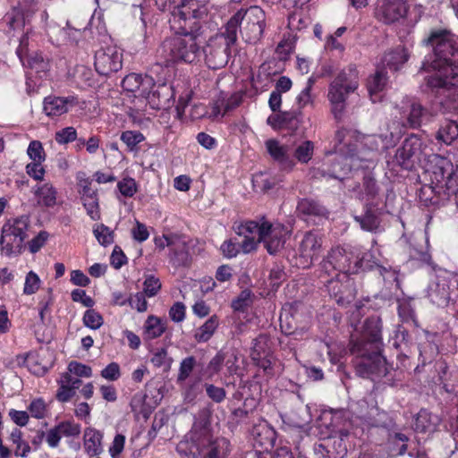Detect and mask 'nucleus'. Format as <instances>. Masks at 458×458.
<instances>
[{"mask_svg": "<svg viewBox=\"0 0 458 458\" xmlns=\"http://www.w3.org/2000/svg\"><path fill=\"white\" fill-rule=\"evenodd\" d=\"M427 44L434 49L431 67L435 73L426 79L427 86L437 98L455 100L458 92V72L454 65L458 56V36L446 30L432 31Z\"/></svg>", "mask_w": 458, "mask_h": 458, "instance_id": "f257e3e1", "label": "nucleus"}, {"mask_svg": "<svg viewBox=\"0 0 458 458\" xmlns=\"http://www.w3.org/2000/svg\"><path fill=\"white\" fill-rule=\"evenodd\" d=\"M185 458H231L232 445L224 437L215 436L208 420L196 421L176 446Z\"/></svg>", "mask_w": 458, "mask_h": 458, "instance_id": "f03ea898", "label": "nucleus"}, {"mask_svg": "<svg viewBox=\"0 0 458 458\" xmlns=\"http://www.w3.org/2000/svg\"><path fill=\"white\" fill-rule=\"evenodd\" d=\"M246 43L259 42L266 28V13L257 5L238 10L225 26V35L230 43H236L238 30Z\"/></svg>", "mask_w": 458, "mask_h": 458, "instance_id": "7ed1b4c3", "label": "nucleus"}, {"mask_svg": "<svg viewBox=\"0 0 458 458\" xmlns=\"http://www.w3.org/2000/svg\"><path fill=\"white\" fill-rule=\"evenodd\" d=\"M425 175L430 182V188L439 197L454 196L458 205V166L439 155H433L425 169Z\"/></svg>", "mask_w": 458, "mask_h": 458, "instance_id": "20e7f679", "label": "nucleus"}, {"mask_svg": "<svg viewBox=\"0 0 458 458\" xmlns=\"http://www.w3.org/2000/svg\"><path fill=\"white\" fill-rule=\"evenodd\" d=\"M157 55L165 65L179 62L192 64L199 59L201 47L192 33L177 34L162 42Z\"/></svg>", "mask_w": 458, "mask_h": 458, "instance_id": "39448f33", "label": "nucleus"}, {"mask_svg": "<svg viewBox=\"0 0 458 458\" xmlns=\"http://www.w3.org/2000/svg\"><path fill=\"white\" fill-rule=\"evenodd\" d=\"M368 254L360 247L332 249L321 263L320 278L339 274H355L363 267V262Z\"/></svg>", "mask_w": 458, "mask_h": 458, "instance_id": "423d86ee", "label": "nucleus"}, {"mask_svg": "<svg viewBox=\"0 0 458 458\" xmlns=\"http://www.w3.org/2000/svg\"><path fill=\"white\" fill-rule=\"evenodd\" d=\"M359 84V72L354 65L341 70L329 83L327 99L335 119H341L348 96L356 91Z\"/></svg>", "mask_w": 458, "mask_h": 458, "instance_id": "0eeeda50", "label": "nucleus"}, {"mask_svg": "<svg viewBox=\"0 0 458 458\" xmlns=\"http://www.w3.org/2000/svg\"><path fill=\"white\" fill-rule=\"evenodd\" d=\"M242 230H244L243 233H256L259 241L264 244L269 254H276L283 249L289 233L282 224H272L265 218L259 221H247L246 227Z\"/></svg>", "mask_w": 458, "mask_h": 458, "instance_id": "6e6552de", "label": "nucleus"}, {"mask_svg": "<svg viewBox=\"0 0 458 458\" xmlns=\"http://www.w3.org/2000/svg\"><path fill=\"white\" fill-rule=\"evenodd\" d=\"M379 351L380 349H365L362 343L354 344L351 347V352L359 358L356 362L357 374L373 380L386 375V362Z\"/></svg>", "mask_w": 458, "mask_h": 458, "instance_id": "1a4fd4ad", "label": "nucleus"}, {"mask_svg": "<svg viewBox=\"0 0 458 458\" xmlns=\"http://www.w3.org/2000/svg\"><path fill=\"white\" fill-rule=\"evenodd\" d=\"M330 279L321 278L332 299L340 306L351 303L356 295L353 280L345 274L335 273Z\"/></svg>", "mask_w": 458, "mask_h": 458, "instance_id": "9d476101", "label": "nucleus"}, {"mask_svg": "<svg viewBox=\"0 0 458 458\" xmlns=\"http://www.w3.org/2000/svg\"><path fill=\"white\" fill-rule=\"evenodd\" d=\"M234 44L229 42V38L225 35V30L210 39L204 50L208 66L214 70L225 67L229 61L231 47Z\"/></svg>", "mask_w": 458, "mask_h": 458, "instance_id": "9b49d317", "label": "nucleus"}, {"mask_svg": "<svg viewBox=\"0 0 458 458\" xmlns=\"http://www.w3.org/2000/svg\"><path fill=\"white\" fill-rule=\"evenodd\" d=\"M95 68L101 74L107 76L118 72L123 65V54L116 46L101 47L95 54Z\"/></svg>", "mask_w": 458, "mask_h": 458, "instance_id": "f8f14e48", "label": "nucleus"}, {"mask_svg": "<svg viewBox=\"0 0 458 458\" xmlns=\"http://www.w3.org/2000/svg\"><path fill=\"white\" fill-rule=\"evenodd\" d=\"M323 240L319 233L310 231L304 234L299 246L300 264L310 267L322 251Z\"/></svg>", "mask_w": 458, "mask_h": 458, "instance_id": "ddd939ff", "label": "nucleus"}, {"mask_svg": "<svg viewBox=\"0 0 458 458\" xmlns=\"http://www.w3.org/2000/svg\"><path fill=\"white\" fill-rule=\"evenodd\" d=\"M407 11V4L403 0H379L375 9V17L390 24L404 17Z\"/></svg>", "mask_w": 458, "mask_h": 458, "instance_id": "4468645a", "label": "nucleus"}, {"mask_svg": "<svg viewBox=\"0 0 458 458\" xmlns=\"http://www.w3.org/2000/svg\"><path fill=\"white\" fill-rule=\"evenodd\" d=\"M381 320L379 318H368L363 325L361 337L359 340H352L354 344L362 343L365 349H380L381 346Z\"/></svg>", "mask_w": 458, "mask_h": 458, "instance_id": "2eb2a0df", "label": "nucleus"}, {"mask_svg": "<svg viewBox=\"0 0 458 458\" xmlns=\"http://www.w3.org/2000/svg\"><path fill=\"white\" fill-rule=\"evenodd\" d=\"M428 297L438 307L446 306L451 299L449 278L437 276L428 287Z\"/></svg>", "mask_w": 458, "mask_h": 458, "instance_id": "dca6fc26", "label": "nucleus"}, {"mask_svg": "<svg viewBox=\"0 0 458 458\" xmlns=\"http://www.w3.org/2000/svg\"><path fill=\"white\" fill-rule=\"evenodd\" d=\"M78 104V99L74 96L55 97L48 96L43 102V110L48 117H56L66 114L70 107Z\"/></svg>", "mask_w": 458, "mask_h": 458, "instance_id": "f3484780", "label": "nucleus"}, {"mask_svg": "<svg viewBox=\"0 0 458 458\" xmlns=\"http://www.w3.org/2000/svg\"><path fill=\"white\" fill-rule=\"evenodd\" d=\"M208 9L204 4H200L199 0H182L181 4L176 6L172 16L174 21H186L191 18L200 19L207 14Z\"/></svg>", "mask_w": 458, "mask_h": 458, "instance_id": "a211bd4d", "label": "nucleus"}, {"mask_svg": "<svg viewBox=\"0 0 458 458\" xmlns=\"http://www.w3.org/2000/svg\"><path fill=\"white\" fill-rule=\"evenodd\" d=\"M150 91H145V98L153 109L160 110L170 106L171 98L173 97L172 88L166 84H159L156 86L154 83Z\"/></svg>", "mask_w": 458, "mask_h": 458, "instance_id": "6ab92c4d", "label": "nucleus"}, {"mask_svg": "<svg viewBox=\"0 0 458 458\" xmlns=\"http://www.w3.org/2000/svg\"><path fill=\"white\" fill-rule=\"evenodd\" d=\"M401 137V132H386L362 137L361 143L371 151H382L394 147Z\"/></svg>", "mask_w": 458, "mask_h": 458, "instance_id": "aec40b11", "label": "nucleus"}, {"mask_svg": "<svg viewBox=\"0 0 458 458\" xmlns=\"http://www.w3.org/2000/svg\"><path fill=\"white\" fill-rule=\"evenodd\" d=\"M91 181L89 178L79 181L80 187L82 188L81 201L87 211V214L92 220L100 219V210L97 191L90 188Z\"/></svg>", "mask_w": 458, "mask_h": 458, "instance_id": "412c9836", "label": "nucleus"}, {"mask_svg": "<svg viewBox=\"0 0 458 458\" xmlns=\"http://www.w3.org/2000/svg\"><path fill=\"white\" fill-rule=\"evenodd\" d=\"M17 54L21 62L26 67L35 70L36 72H45L48 70V59L45 58L41 53L31 52L30 53L25 47L24 39L21 40Z\"/></svg>", "mask_w": 458, "mask_h": 458, "instance_id": "4be33fe9", "label": "nucleus"}, {"mask_svg": "<svg viewBox=\"0 0 458 458\" xmlns=\"http://www.w3.org/2000/svg\"><path fill=\"white\" fill-rule=\"evenodd\" d=\"M176 245H173L171 249L170 262L175 267H187L191 263V254L189 252V240L182 235L174 238Z\"/></svg>", "mask_w": 458, "mask_h": 458, "instance_id": "5701e85b", "label": "nucleus"}, {"mask_svg": "<svg viewBox=\"0 0 458 458\" xmlns=\"http://www.w3.org/2000/svg\"><path fill=\"white\" fill-rule=\"evenodd\" d=\"M153 84L150 77L142 78L140 74L131 73L125 76L122 81V87L128 92L134 93L135 98L145 97V91Z\"/></svg>", "mask_w": 458, "mask_h": 458, "instance_id": "b1692460", "label": "nucleus"}, {"mask_svg": "<svg viewBox=\"0 0 458 458\" xmlns=\"http://www.w3.org/2000/svg\"><path fill=\"white\" fill-rule=\"evenodd\" d=\"M420 145V139L415 136L405 139L402 147L396 150L395 159L397 163L408 168L409 162L419 153Z\"/></svg>", "mask_w": 458, "mask_h": 458, "instance_id": "393cba45", "label": "nucleus"}, {"mask_svg": "<svg viewBox=\"0 0 458 458\" xmlns=\"http://www.w3.org/2000/svg\"><path fill=\"white\" fill-rule=\"evenodd\" d=\"M266 147L273 159L279 162L284 168H293L295 163L290 158L288 146L280 144L276 140H268L266 141Z\"/></svg>", "mask_w": 458, "mask_h": 458, "instance_id": "a878e982", "label": "nucleus"}, {"mask_svg": "<svg viewBox=\"0 0 458 458\" xmlns=\"http://www.w3.org/2000/svg\"><path fill=\"white\" fill-rule=\"evenodd\" d=\"M24 240L21 237L11 234L1 230L0 252L1 255L11 258L19 255L23 248Z\"/></svg>", "mask_w": 458, "mask_h": 458, "instance_id": "bb28decb", "label": "nucleus"}, {"mask_svg": "<svg viewBox=\"0 0 458 458\" xmlns=\"http://www.w3.org/2000/svg\"><path fill=\"white\" fill-rule=\"evenodd\" d=\"M103 434L95 428H88L84 431V449L90 456H96L102 453Z\"/></svg>", "mask_w": 458, "mask_h": 458, "instance_id": "cd10ccee", "label": "nucleus"}, {"mask_svg": "<svg viewBox=\"0 0 458 458\" xmlns=\"http://www.w3.org/2000/svg\"><path fill=\"white\" fill-rule=\"evenodd\" d=\"M30 228V217L28 216H21L8 219L2 226L5 232L11 234L21 237L26 240L29 236L28 232Z\"/></svg>", "mask_w": 458, "mask_h": 458, "instance_id": "c85d7f7f", "label": "nucleus"}, {"mask_svg": "<svg viewBox=\"0 0 458 458\" xmlns=\"http://www.w3.org/2000/svg\"><path fill=\"white\" fill-rule=\"evenodd\" d=\"M409 58V54L403 47H398L386 52L382 58V64L390 70L398 71Z\"/></svg>", "mask_w": 458, "mask_h": 458, "instance_id": "c756f323", "label": "nucleus"}, {"mask_svg": "<svg viewBox=\"0 0 458 458\" xmlns=\"http://www.w3.org/2000/svg\"><path fill=\"white\" fill-rule=\"evenodd\" d=\"M297 210L307 219L312 216L322 217L327 214V210L323 206L310 199H302L300 200Z\"/></svg>", "mask_w": 458, "mask_h": 458, "instance_id": "7c9ffc66", "label": "nucleus"}, {"mask_svg": "<svg viewBox=\"0 0 458 458\" xmlns=\"http://www.w3.org/2000/svg\"><path fill=\"white\" fill-rule=\"evenodd\" d=\"M165 321L156 316H148L144 324V338L152 340L159 337L165 331Z\"/></svg>", "mask_w": 458, "mask_h": 458, "instance_id": "2f4dec72", "label": "nucleus"}, {"mask_svg": "<svg viewBox=\"0 0 458 458\" xmlns=\"http://www.w3.org/2000/svg\"><path fill=\"white\" fill-rule=\"evenodd\" d=\"M40 206L52 208L56 204L57 191L51 183H45L35 191Z\"/></svg>", "mask_w": 458, "mask_h": 458, "instance_id": "473e14b6", "label": "nucleus"}, {"mask_svg": "<svg viewBox=\"0 0 458 458\" xmlns=\"http://www.w3.org/2000/svg\"><path fill=\"white\" fill-rule=\"evenodd\" d=\"M428 113L423 106L416 102L410 106L407 123L411 128H419L425 121H428Z\"/></svg>", "mask_w": 458, "mask_h": 458, "instance_id": "72a5a7b5", "label": "nucleus"}, {"mask_svg": "<svg viewBox=\"0 0 458 458\" xmlns=\"http://www.w3.org/2000/svg\"><path fill=\"white\" fill-rule=\"evenodd\" d=\"M457 138L458 123L454 121L444 122L437 133V139L446 145H450Z\"/></svg>", "mask_w": 458, "mask_h": 458, "instance_id": "f704fd0d", "label": "nucleus"}, {"mask_svg": "<svg viewBox=\"0 0 458 458\" xmlns=\"http://www.w3.org/2000/svg\"><path fill=\"white\" fill-rule=\"evenodd\" d=\"M218 318L216 316L210 317L201 327H199L194 335L199 343L208 341L218 327Z\"/></svg>", "mask_w": 458, "mask_h": 458, "instance_id": "c9c22d12", "label": "nucleus"}, {"mask_svg": "<svg viewBox=\"0 0 458 458\" xmlns=\"http://www.w3.org/2000/svg\"><path fill=\"white\" fill-rule=\"evenodd\" d=\"M247 221L245 223L241 224L237 229L236 233L239 235H242L244 237V240L242 241L240 249L242 250L243 253H250L252 250L257 249L258 244L260 242L259 241V236L256 234V233H243L244 230H242L243 227H246Z\"/></svg>", "mask_w": 458, "mask_h": 458, "instance_id": "e433bc0d", "label": "nucleus"}, {"mask_svg": "<svg viewBox=\"0 0 458 458\" xmlns=\"http://www.w3.org/2000/svg\"><path fill=\"white\" fill-rule=\"evenodd\" d=\"M387 82L386 72L384 70H377L376 73L371 76L368 81V90L370 94L372 101L376 100L373 98V95L382 91Z\"/></svg>", "mask_w": 458, "mask_h": 458, "instance_id": "4c0bfd02", "label": "nucleus"}, {"mask_svg": "<svg viewBox=\"0 0 458 458\" xmlns=\"http://www.w3.org/2000/svg\"><path fill=\"white\" fill-rule=\"evenodd\" d=\"M356 222L360 225V227L369 232L376 231L380 225V219L375 211L367 209L362 216H355Z\"/></svg>", "mask_w": 458, "mask_h": 458, "instance_id": "58836bf2", "label": "nucleus"}, {"mask_svg": "<svg viewBox=\"0 0 458 458\" xmlns=\"http://www.w3.org/2000/svg\"><path fill=\"white\" fill-rule=\"evenodd\" d=\"M197 365V360L194 356H188L182 360L179 366V370L176 377V382L182 385L190 377Z\"/></svg>", "mask_w": 458, "mask_h": 458, "instance_id": "ea45409f", "label": "nucleus"}, {"mask_svg": "<svg viewBox=\"0 0 458 458\" xmlns=\"http://www.w3.org/2000/svg\"><path fill=\"white\" fill-rule=\"evenodd\" d=\"M267 354H269L268 337L266 335H259L253 340L250 357L252 360H260L261 356Z\"/></svg>", "mask_w": 458, "mask_h": 458, "instance_id": "a19ab883", "label": "nucleus"}, {"mask_svg": "<svg viewBox=\"0 0 458 458\" xmlns=\"http://www.w3.org/2000/svg\"><path fill=\"white\" fill-rule=\"evenodd\" d=\"M313 152V142L310 140H306L296 148L294 151V157L299 162L307 164L312 158Z\"/></svg>", "mask_w": 458, "mask_h": 458, "instance_id": "79ce46f5", "label": "nucleus"}, {"mask_svg": "<svg viewBox=\"0 0 458 458\" xmlns=\"http://www.w3.org/2000/svg\"><path fill=\"white\" fill-rule=\"evenodd\" d=\"M120 139L129 150L133 151L137 148V145L145 140V137L138 131H125L121 134Z\"/></svg>", "mask_w": 458, "mask_h": 458, "instance_id": "37998d69", "label": "nucleus"}, {"mask_svg": "<svg viewBox=\"0 0 458 458\" xmlns=\"http://www.w3.org/2000/svg\"><path fill=\"white\" fill-rule=\"evenodd\" d=\"M10 30H18L25 26V16L20 9L14 8L5 16Z\"/></svg>", "mask_w": 458, "mask_h": 458, "instance_id": "c03bdc74", "label": "nucleus"}, {"mask_svg": "<svg viewBox=\"0 0 458 458\" xmlns=\"http://www.w3.org/2000/svg\"><path fill=\"white\" fill-rule=\"evenodd\" d=\"M314 83L315 79L313 77H310L307 81L305 88L297 96L296 100L300 108H303L313 103V96L311 95V90Z\"/></svg>", "mask_w": 458, "mask_h": 458, "instance_id": "a18cd8bd", "label": "nucleus"}, {"mask_svg": "<svg viewBox=\"0 0 458 458\" xmlns=\"http://www.w3.org/2000/svg\"><path fill=\"white\" fill-rule=\"evenodd\" d=\"M57 383L59 387L55 394L56 399L62 403L70 401L74 396L75 391L71 386H69L70 384L68 382H65V378L63 374Z\"/></svg>", "mask_w": 458, "mask_h": 458, "instance_id": "49530a36", "label": "nucleus"}, {"mask_svg": "<svg viewBox=\"0 0 458 458\" xmlns=\"http://www.w3.org/2000/svg\"><path fill=\"white\" fill-rule=\"evenodd\" d=\"M93 233L98 242L103 246L110 245L114 242V232L105 225H97Z\"/></svg>", "mask_w": 458, "mask_h": 458, "instance_id": "de8ad7c7", "label": "nucleus"}, {"mask_svg": "<svg viewBox=\"0 0 458 458\" xmlns=\"http://www.w3.org/2000/svg\"><path fill=\"white\" fill-rule=\"evenodd\" d=\"M252 303V293L250 290H243L232 301V308L235 311H244Z\"/></svg>", "mask_w": 458, "mask_h": 458, "instance_id": "09e8293b", "label": "nucleus"}, {"mask_svg": "<svg viewBox=\"0 0 458 458\" xmlns=\"http://www.w3.org/2000/svg\"><path fill=\"white\" fill-rule=\"evenodd\" d=\"M83 324L91 329H98L104 323L103 317L95 310H88L83 315Z\"/></svg>", "mask_w": 458, "mask_h": 458, "instance_id": "8fccbe9b", "label": "nucleus"}, {"mask_svg": "<svg viewBox=\"0 0 458 458\" xmlns=\"http://www.w3.org/2000/svg\"><path fill=\"white\" fill-rule=\"evenodd\" d=\"M27 154L33 162H44L46 160V153L39 140L30 142Z\"/></svg>", "mask_w": 458, "mask_h": 458, "instance_id": "3c124183", "label": "nucleus"}, {"mask_svg": "<svg viewBox=\"0 0 458 458\" xmlns=\"http://www.w3.org/2000/svg\"><path fill=\"white\" fill-rule=\"evenodd\" d=\"M182 386L184 398L189 402L193 401L202 392L199 378L191 380L187 384L183 383Z\"/></svg>", "mask_w": 458, "mask_h": 458, "instance_id": "603ef678", "label": "nucleus"}, {"mask_svg": "<svg viewBox=\"0 0 458 458\" xmlns=\"http://www.w3.org/2000/svg\"><path fill=\"white\" fill-rule=\"evenodd\" d=\"M16 361L19 365L27 367L34 374L40 375L44 374L46 371V369L44 367L38 366L32 368L33 364L36 362V357L32 354L17 355Z\"/></svg>", "mask_w": 458, "mask_h": 458, "instance_id": "864d4df0", "label": "nucleus"}, {"mask_svg": "<svg viewBox=\"0 0 458 458\" xmlns=\"http://www.w3.org/2000/svg\"><path fill=\"white\" fill-rule=\"evenodd\" d=\"M76 139H77V131H76L75 128L72 126L65 127V128L56 131L55 134V141L60 145L72 142Z\"/></svg>", "mask_w": 458, "mask_h": 458, "instance_id": "5fc2aeb1", "label": "nucleus"}, {"mask_svg": "<svg viewBox=\"0 0 458 458\" xmlns=\"http://www.w3.org/2000/svg\"><path fill=\"white\" fill-rule=\"evenodd\" d=\"M350 131L345 129L338 130L335 133V141L337 149L344 155L352 157L354 156L355 148L344 150V146L347 145L346 138L349 136Z\"/></svg>", "mask_w": 458, "mask_h": 458, "instance_id": "6e6d98bb", "label": "nucleus"}, {"mask_svg": "<svg viewBox=\"0 0 458 458\" xmlns=\"http://www.w3.org/2000/svg\"><path fill=\"white\" fill-rule=\"evenodd\" d=\"M39 285L40 279L38 276L33 271H30L27 274L25 278L23 293L27 295H31L38 290Z\"/></svg>", "mask_w": 458, "mask_h": 458, "instance_id": "4d7b16f0", "label": "nucleus"}, {"mask_svg": "<svg viewBox=\"0 0 458 458\" xmlns=\"http://www.w3.org/2000/svg\"><path fill=\"white\" fill-rule=\"evenodd\" d=\"M56 427L62 437H78L81 434V426L72 421L61 422Z\"/></svg>", "mask_w": 458, "mask_h": 458, "instance_id": "13d9d810", "label": "nucleus"}, {"mask_svg": "<svg viewBox=\"0 0 458 458\" xmlns=\"http://www.w3.org/2000/svg\"><path fill=\"white\" fill-rule=\"evenodd\" d=\"M150 362L156 367V368H161L164 367L166 369H170L172 359L168 357L167 351L165 349H161L156 352L151 360Z\"/></svg>", "mask_w": 458, "mask_h": 458, "instance_id": "bf43d9fd", "label": "nucleus"}, {"mask_svg": "<svg viewBox=\"0 0 458 458\" xmlns=\"http://www.w3.org/2000/svg\"><path fill=\"white\" fill-rule=\"evenodd\" d=\"M72 376L90 377L92 369L90 367L77 361H71L68 365V372Z\"/></svg>", "mask_w": 458, "mask_h": 458, "instance_id": "052dcab7", "label": "nucleus"}, {"mask_svg": "<svg viewBox=\"0 0 458 458\" xmlns=\"http://www.w3.org/2000/svg\"><path fill=\"white\" fill-rule=\"evenodd\" d=\"M117 187L124 197H132L137 191V184L132 178H124L118 182Z\"/></svg>", "mask_w": 458, "mask_h": 458, "instance_id": "680f3d73", "label": "nucleus"}, {"mask_svg": "<svg viewBox=\"0 0 458 458\" xmlns=\"http://www.w3.org/2000/svg\"><path fill=\"white\" fill-rule=\"evenodd\" d=\"M131 233L133 240L138 242H143L149 237V232L146 225L138 220H136L135 226L131 229Z\"/></svg>", "mask_w": 458, "mask_h": 458, "instance_id": "e2e57ef3", "label": "nucleus"}, {"mask_svg": "<svg viewBox=\"0 0 458 458\" xmlns=\"http://www.w3.org/2000/svg\"><path fill=\"white\" fill-rule=\"evenodd\" d=\"M144 293L148 297L155 296L161 288V283L158 278L149 276L144 281Z\"/></svg>", "mask_w": 458, "mask_h": 458, "instance_id": "0e129e2a", "label": "nucleus"}, {"mask_svg": "<svg viewBox=\"0 0 458 458\" xmlns=\"http://www.w3.org/2000/svg\"><path fill=\"white\" fill-rule=\"evenodd\" d=\"M125 437L122 434H117L111 445L109 446L108 453L112 458H119L120 454L124 449Z\"/></svg>", "mask_w": 458, "mask_h": 458, "instance_id": "69168bd1", "label": "nucleus"}, {"mask_svg": "<svg viewBox=\"0 0 458 458\" xmlns=\"http://www.w3.org/2000/svg\"><path fill=\"white\" fill-rule=\"evenodd\" d=\"M43 162L29 163L25 169L26 173L36 181H42L45 175V169L42 166Z\"/></svg>", "mask_w": 458, "mask_h": 458, "instance_id": "338daca9", "label": "nucleus"}, {"mask_svg": "<svg viewBox=\"0 0 458 458\" xmlns=\"http://www.w3.org/2000/svg\"><path fill=\"white\" fill-rule=\"evenodd\" d=\"M29 411L32 417L36 419H42L45 417L47 412L46 403L40 398L35 399L30 403Z\"/></svg>", "mask_w": 458, "mask_h": 458, "instance_id": "774afa93", "label": "nucleus"}]
</instances>
